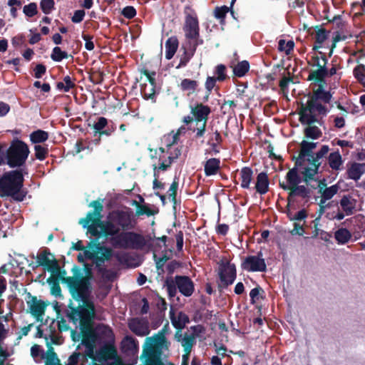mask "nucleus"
Wrapping results in <instances>:
<instances>
[{"instance_id": "5701e85b", "label": "nucleus", "mask_w": 365, "mask_h": 365, "mask_svg": "<svg viewBox=\"0 0 365 365\" xmlns=\"http://www.w3.org/2000/svg\"><path fill=\"white\" fill-rule=\"evenodd\" d=\"M269 178L267 174L261 172L257 175L255 189L257 192L264 195L269 191Z\"/></svg>"}, {"instance_id": "2f4dec72", "label": "nucleus", "mask_w": 365, "mask_h": 365, "mask_svg": "<svg viewBox=\"0 0 365 365\" xmlns=\"http://www.w3.org/2000/svg\"><path fill=\"white\" fill-rule=\"evenodd\" d=\"M241 187L248 189L253 179V171L250 167H244L241 169L240 173Z\"/></svg>"}, {"instance_id": "79ce46f5", "label": "nucleus", "mask_w": 365, "mask_h": 365, "mask_svg": "<svg viewBox=\"0 0 365 365\" xmlns=\"http://www.w3.org/2000/svg\"><path fill=\"white\" fill-rule=\"evenodd\" d=\"M69 56L73 58V55H68L67 52L62 51L59 46L54 47L51 54V58L55 62H61L63 59Z\"/></svg>"}, {"instance_id": "58836bf2", "label": "nucleus", "mask_w": 365, "mask_h": 365, "mask_svg": "<svg viewBox=\"0 0 365 365\" xmlns=\"http://www.w3.org/2000/svg\"><path fill=\"white\" fill-rule=\"evenodd\" d=\"M47 282L51 285V293L56 297H62L61 288L57 277H50L47 279Z\"/></svg>"}, {"instance_id": "f704fd0d", "label": "nucleus", "mask_w": 365, "mask_h": 365, "mask_svg": "<svg viewBox=\"0 0 365 365\" xmlns=\"http://www.w3.org/2000/svg\"><path fill=\"white\" fill-rule=\"evenodd\" d=\"M351 233L346 228H339L334 233V237L339 245L346 244L351 238Z\"/></svg>"}, {"instance_id": "bb28decb", "label": "nucleus", "mask_w": 365, "mask_h": 365, "mask_svg": "<svg viewBox=\"0 0 365 365\" xmlns=\"http://www.w3.org/2000/svg\"><path fill=\"white\" fill-rule=\"evenodd\" d=\"M132 205L135 207V212L134 216H141V215H147L148 217L155 215L158 212V210L151 209L148 205L147 204H140L139 202L136 200H133L132 202Z\"/></svg>"}, {"instance_id": "680f3d73", "label": "nucleus", "mask_w": 365, "mask_h": 365, "mask_svg": "<svg viewBox=\"0 0 365 365\" xmlns=\"http://www.w3.org/2000/svg\"><path fill=\"white\" fill-rule=\"evenodd\" d=\"M136 10L133 6H127L121 11V14L128 19H131L136 16Z\"/></svg>"}, {"instance_id": "9d476101", "label": "nucleus", "mask_w": 365, "mask_h": 365, "mask_svg": "<svg viewBox=\"0 0 365 365\" xmlns=\"http://www.w3.org/2000/svg\"><path fill=\"white\" fill-rule=\"evenodd\" d=\"M95 316L96 312L93 313L89 312L79 314V317H76V315L74 317L73 315H67L69 320L72 322L74 324H76L77 322H79L81 329V344L83 345L86 344L85 341L91 343L92 344H95L96 336L92 327V322L95 318Z\"/></svg>"}, {"instance_id": "6ab92c4d", "label": "nucleus", "mask_w": 365, "mask_h": 365, "mask_svg": "<svg viewBox=\"0 0 365 365\" xmlns=\"http://www.w3.org/2000/svg\"><path fill=\"white\" fill-rule=\"evenodd\" d=\"M314 155V152H312L307 145V140H302L300 143V150L297 156L293 155L292 157V160L294 162V166L293 168H297V170L303 168L304 166V163L307 161V158H311Z\"/></svg>"}, {"instance_id": "4be33fe9", "label": "nucleus", "mask_w": 365, "mask_h": 365, "mask_svg": "<svg viewBox=\"0 0 365 365\" xmlns=\"http://www.w3.org/2000/svg\"><path fill=\"white\" fill-rule=\"evenodd\" d=\"M313 29L315 32V45H314L312 49L317 51L327 39L330 31L324 29L322 25H317L314 26Z\"/></svg>"}, {"instance_id": "774afa93", "label": "nucleus", "mask_w": 365, "mask_h": 365, "mask_svg": "<svg viewBox=\"0 0 365 365\" xmlns=\"http://www.w3.org/2000/svg\"><path fill=\"white\" fill-rule=\"evenodd\" d=\"M81 357V352L74 351L68 359V364L66 365H77Z\"/></svg>"}, {"instance_id": "39448f33", "label": "nucleus", "mask_w": 365, "mask_h": 365, "mask_svg": "<svg viewBox=\"0 0 365 365\" xmlns=\"http://www.w3.org/2000/svg\"><path fill=\"white\" fill-rule=\"evenodd\" d=\"M145 341V346L142 354V357L145 359V365H158L162 363L163 349L168 347L165 336L158 333L151 337H147Z\"/></svg>"}, {"instance_id": "de8ad7c7", "label": "nucleus", "mask_w": 365, "mask_h": 365, "mask_svg": "<svg viewBox=\"0 0 365 365\" xmlns=\"http://www.w3.org/2000/svg\"><path fill=\"white\" fill-rule=\"evenodd\" d=\"M48 155V145L43 146L41 145H34V155L35 158L41 161L44 160Z\"/></svg>"}, {"instance_id": "a19ab883", "label": "nucleus", "mask_w": 365, "mask_h": 365, "mask_svg": "<svg viewBox=\"0 0 365 365\" xmlns=\"http://www.w3.org/2000/svg\"><path fill=\"white\" fill-rule=\"evenodd\" d=\"M86 345H83L85 346V351L83 353V357L86 360H88V359H91V362H96L97 358L96 357V355L97 354V351H95V344H92L91 343L86 342Z\"/></svg>"}, {"instance_id": "49530a36", "label": "nucleus", "mask_w": 365, "mask_h": 365, "mask_svg": "<svg viewBox=\"0 0 365 365\" xmlns=\"http://www.w3.org/2000/svg\"><path fill=\"white\" fill-rule=\"evenodd\" d=\"M222 143V138L221 136L220 133L215 130L213 131L212 135L210 138L209 140L207 141V144L210 145V147L212 148L213 150L215 152H218V150H216V148L221 145Z\"/></svg>"}, {"instance_id": "c85d7f7f", "label": "nucleus", "mask_w": 365, "mask_h": 365, "mask_svg": "<svg viewBox=\"0 0 365 365\" xmlns=\"http://www.w3.org/2000/svg\"><path fill=\"white\" fill-rule=\"evenodd\" d=\"M220 168V160L218 158L208 159L204 165V171L206 176L216 175Z\"/></svg>"}, {"instance_id": "ddd939ff", "label": "nucleus", "mask_w": 365, "mask_h": 365, "mask_svg": "<svg viewBox=\"0 0 365 365\" xmlns=\"http://www.w3.org/2000/svg\"><path fill=\"white\" fill-rule=\"evenodd\" d=\"M241 268L250 272H264L267 270V265L263 254L261 251L257 255H248L241 262Z\"/></svg>"}, {"instance_id": "72a5a7b5", "label": "nucleus", "mask_w": 365, "mask_h": 365, "mask_svg": "<svg viewBox=\"0 0 365 365\" xmlns=\"http://www.w3.org/2000/svg\"><path fill=\"white\" fill-rule=\"evenodd\" d=\"M48 136V132L41 129L33 131L29 135L31 142L35 145L46 142Z\"/></svg>"}, {"instance_id": "9b49d317", "label": "nucleus", "mask_w": 365, "mask_h": 365, "mask_svg": "<svg viewBox=\"0 0 365 365\" xmlns=\"http://www.w3.org/2000/svg\"><path fill=\"white\" fill-rule=\"evenodd\" d=\"M218 277L220 282L217 288L220 292L232 284L237 277V269L235 264L230 261L222 259L219 262Z\"/></svg>"}, {"instance_id": "20e7f679", "label": "nucleus", "mask_w": 365, "mask_h": 365, "mask_svg": "<svg viewBox=\"0 0 365 365\" xmlns=\"http://www.w3.org/2000/svg\"><path fill=\"white\" fill-rule=\"evenodd\" d=\"M24 175L21 170L5 173L0 178V197H11L14 201L22 202L26 192L22 190Z\"/></svg>"}, {"instance_id": "aec40b11", "label": "nucleus", "mask_w": 365, "mask_h": 365, "mask_svg": "<svg viewBox=\"0 0 365 365\" xmlns=\"http://www.w3.org/2000/svg\"><path fill=\"white\" fill-rule=\"evenodd\" d=\"M117 356L118 352L115 347L113 344H106L97 351L96 362L103 364L108 359H115Z\"/></svg>"}, {"instance_id": "f8f14e48", "label": "nucleus", "mask_w": 365, "mask_h": 365, "mask_svg": "<svg viewBox=\"0 0 365 365\" xmlns=\"http://www.w3.org/2000/svg\"><path fill=\"white\" fill-rule=\"evenodd\" d=\"M98 240L96 238V241L92 240L88 243L89 250H85L84 255L86 258L92 259L97 267H100L106 260L110 258L112 252L110 249L101 246Z\"/></svg>"}, {"instance_id": "4468645a", "label": "nucleus", "mask_w": 365, "mask_h": 365, "mask_svg": "<svg viewBox=\"0 0 365 365\" xmlns=\"http://www.w3.org/2000/svg\"><path fill=\"white\" fill-rule=\"evenodd\" d=\"M327 76H328V68L324 65H322L317 70L312 71L309 73L307 77V81H314V83L318 86L317 88L314 89L311 93H314L319 91L321 93H327L329 95V100H331L332 94L331 92L324 90V86L327 85L325 80Z\"/></svg>"}, {"instance_id": "6e6552de", "label": "nucleus", "mask_w": 365, "mask_h": 365, "mask_svg": "<svg viewBox=\"0 0 365 365\" xmlns=\"http://www.w3.org/2000/svg\"><path fill=\"white\" fill-rule=\"evenodd\" d=\"M185 21L182 30L187 43H197L202 45L203 39L200 38V23L197 14L191 5H186L183 9Z\"/></svg>"}, {"instance_id": "a878e982", "label": "nucleus", "mask_w": 365, "mask_h": 365, "mask_svg": "<svg viewBox=\"0 0 365 365\" xmlns=\"http://www.w3.org/2000/svg\"><path fill=\"white\" fill-rule=\"evenodd\" d=\"M365 163H353L348 168L346 173L348 178L358 180L364 173Z\"/></svg>"}, {"instance_id": "052dcab7", "label": "nucleus", "mask_w": 365, "mask_h": 365, "mask_svg": "<svg viewBox=\"0 0 365 365\" xmlns=\"http://www.w3.org/2000/svg\"><path fill=\"white\" fill-rule=\"evenodd\" d=\"M264 290L259 286H257L253 288L250 292V297L251 298V303L255 304L257 300H259V296L262 294H264Z\"/></svg>"}, {"instance_id": "0eeeda50", "label": "nucleus", "mask_w": 365, "mask_h": 365, "mask_svg": "<svg viewBox=\"0 0 365 365\" xmlns=\"http://www.w3.org/2000/svg\"><path fill=\"white\" fill-rule=\"evenodd\" d=\"M29 153V145L24 141L15 138L6 150V163L11 168L24 166Z\"/></svg>"}, {"instance_id": "e433bc0d", "label": "nucleus", "mask_w": 365, "mask_h": 365, "mask_svg": "<svg viewBox=\"0 0 365 365\" xmlns=\"http://www.w3.org/2000/svg\"><path fill=\"white\" fill-rule=\"evenodd\" d=\"M121 346L123 351H132L138 348V341L131 336H125Z\"/></svg>"}, {"instance_id": "cd10ccee", "label": "nucleus", "mask_w": 365, "mask_h": 365, "mask_svg": "<svg viewBox=\"0 0 365 365\" xmlns=\"http://www.w3.org/2000/svg\"><path fill=\"white\" fill-rule=\"evenodd\" d=\"M187 50L184 51V53L180 60V63L177 66V68L185 67L188 63V62L195 55V53L199 45H197V43H187Z\"/></svg>"}, {"instance_id": "393cba45", "label": "nucleus", "mask_w": 365, "mask_h": 365, "mask_svg": "<svg viewBox=\"0 0 365 365\" xmlns=\"http://www.w3.org/2000/svg\"><path fill=\"white\" fill-rule=\"evenodd\" d=\"M340 206L346 215L354 214L356 207V200L349 195H344L339 202Z\"/></svg>"}, {"instance_id": "f03ea898", "label": "nucleus", "mask_w": 365, "mask_h": 365, "mask_svg": "<svg viewBox=\"0 0 365 365\" xmlns=\"http://www.w3.org/2000/svg\"><path fill=\"white\" fill-rule=\"evenodd\" d=\"M74 276L67 277L64 279L68 288L72 298L78 302H82L81 305L73 307L72 302L68 304L71 309L67 315H76L79 317V314L95 312L96 308L93 302L91 299L92 293V286L88 277H83L80 270L74 267L73 269Z\"/></svg>"}, {"instance_id": "a18cd8bd", "label": "nucleus", "mask_w": 365, "mask_h": 365, "mask_svg": "<svg viewBox=\"0 0 365 365\" xmlns=\"http://www.w3.org/2000/svg\"><path fill=\"white\" fill-rule=\"evenodd\" d=\"M294 43L290 40L286 41L284 39H280L278 42V50L284 52L287 55H289L293 51Z\"/></svg>"}, {"instance_id": "13d9d810", "label": "nucleus", "mask_w": 365, "mask_h": 365, "mask_svg": "<svg viewBox=\"0 0 365 365\" xmlns=\"http://www.w3.org/2000/svg\"><path fill=\"white\" fill-rule=\"evenodd\" d=\"M207 122H201L196 128L191 129L195 133V138L199 139L205 135L206 132Z\"/></svg>"}, {"instance_id": "2eb2a0df", "label": "nucleus", "mask_w": 365, "mask_h": 365, "mask_svg": "<svg viewBox=\"0 0 365 365\" xmlns=\"http://www.w3.org/2000/svg\"><path fill=\"white\" fill-rule=\"evenodd\" d=\"M36 265L41 266L49 272H55L59 269V264L48 248H43L36 256Z\"/></svg>"}, {"instance_id": "0e129e2a", "label": "nucleus", "mask_w": 365, "mask_h": 365, "mask_svg": "<svg viewBox=\"0 0 365 365\" xmlns=\"http://www.w3.org/2000/svg\"><path fill=\"white\" fill-rule=\"evenodd\" d=\"M153 258L155 261L156 269L158 270L162 269L165 262L169 259V257L165 254L160 257H158L157 255L154 254Z\"/></svg>"}, {"instance_id": "412c9836", "label": "nucleus", "mask_w": 365, "mask_h": 365, "mask_svg": "<svg viewBox=\"0 0 365 365\" xmlns=\"http://www.w3.org/2000/svg\"><path fill=\"white\" fill-rule=\"evenodd\" d=\"M128 328L132 332L139 336H147L150 333L148 322L138 319H132L128 322Z\"/></svg>"}, {"instance_id": "ea45409f", "label": "nucleus", "mask_w": 365, "mask_h": 365, "mask_svg": "<svg viewBox=\"0 0 365 365\" xmlns=\"http://www.w3.org/2000/svg\"><path fill=\"white\" fill-rule=\"evenodd\" d=\"M304 133L306 138L317 140L322 137V130L316 125H308L304 128Z\"/></svg>"}, {"instance_id": "f3484780", "label": "nucleus", "mask_w": 365, "mask_h": 365, "mask_svg": "<svg viewBox=\"0 0 365 365\" xmlns=\"http://www.w3.org/2000/svg\"><path fill=\"white\" fill-rule=\"evenodd\" d=\"M190 113L193 115L196 125L201 122H207L211 108L202 103H196L190 106Z\"/></svg>"}, {"instance_id": "c03bdc74", "label": "nucleus", "mask_w": 365, "mask_h": 365, "mask_svg": "<svg viewBox=\"0 0 365 365\" xmlns=\"http://www.w3.org/2000/svg\"><path fill=\"white\" fill-rule=\"evenodd\" d=\"M229 11L230 7L227 6H217L214 10V16L220 21L221 24H224L225 23L226 15Z\"/></svg>"}, {"instance_id": "473e14b6", "label": "nucleus", "mask_w": 365, "mask_h": 365, "mask_svg": "<svg viewBox=\"0 0 365 365\" xmlns=\"http://www.w3.org/2000/svg\"><path fill=\"white\" fill-rule=\"evenodd\" d=\"M199 83L195 80H192L190 78L182 79L179 85L181 91L188 92L187 95L194 93L197 88L198 87Z\"/></svg>"}, {"instance_id": "4d7b16f0", "label": "nucleus", "mask_w": 365, "mask_h": 365, "mask_svg": "<svg viewBox=\"0 0 365 365\" xmlns=\"http://www.w3.org/2000/svg\"><path fill=\"white\" fill-rule=\"evenodd\" d=\"M173 163V159L168 157L166 159L162 160L158 166L156 165H153V169L154 170L155 168L156 172L159 174L160 170L165 171L170 168Z\"/></svg>"}, {"instance_id": "6e6d98bb", "label": "nucleus", "mask_w": 365, "mask_h": 365, "mask_svg": "<svg viewBox=\"0 0 365 365\" xmlns=\"http://www.w3.org/2000/svg\"><path fill=\"white\" fill-rule=\"evenodd\" d=\"M23 12L28 17H33L38 13L37 4L34 2L25 5L23 8Z\"/></svg>"}, {"instance_id": "09e8293b", "label": "nucleus", "mask_w": 365, "mask_h": 365, "mask_svg": "<svg viewBox=\"0 0 365 365\" xmlns=\"http://www.w3.org/2000/svg\"><path fill=\"white\" fill-rule=\"evenodd\" d=\"M108 125V120L105 117H99L97 119V121L93 124V129L96 133H98L101 135H103V133L102 132L104 131L106 128H107Z\"/></svg>"}, {"instance_id": "7c9ffc66", "label": "nucleus", "mask_w": 365, "mask_h": 365, "mask_svg": "<svg viewBox=\"0 0 365 365\" xmlns=\"http://www.w3.org/2000/svg\"><path fill=\"white\" fill-rule=\"evenodd\" d=\"M179 42L176 36H171L165 42V58L171 59L176 53Z\"/></svg>"}, {"instance_id": "37998d69", "label": "nucleus", "mask_w": 365, "mask_h": 365, "mask_svg": "<svg viewBox=\"0 0 365 365\" xmlns=\"http://www.w3.org/2000/svg\"><path fill=\"white\" fill-rule=\"evenodd\" d=\"M140 92L145 99H153L155 96V86L143 83L140 85Z\"/></svg>"}, {"instance_id": "7ed1b4c3", "label": "nucleus", "mask_w": 365, "mask_h": 365, "mask_svg": "<svg viewBox=\"0 0 365 365\" xmlns=\"http://www.w3.org/2000/svg\"><path fill=\"white\" fill-rule=\"evenodd\" d=\"M329 95L321 93L319 91L314 93L308 94V100L304 105L302 103L298 112L299 120L302 125H312L314 123H319L317 114L326 116L329 110L325 104L330 103Z\"/></svg>"}, {"instance_id": "8fccbe9b", "label": "nucleus", "mask_w": 365, "mask_h": 365, "mask_svg": "<svg viewBox=\"0 0 365 365\" xmlns=\"http://www.w3.org/2000/svg\"><path fill=\"white\" fill-rule=\"evenodd\" d=\"M214 73L216 76H215V78L220 82H223L228 78L227 75V68L223 64L217 65L215 68Z\"/></svg>"}, {"instance_id": "a211bd4d", "label": "nucleus", "mask_w": 365, "mask_h": 365, "mask_svg": "<svg viewBox=\"0 0 365 365\" xmlns=\"http://www.w3.org/2000/svg\"><path fill=\"white\" fill-rule=\"evenodd\" d=\"M29 299L26 301L29 312L32 316L39 319L45 312L47 304L40 299H38L36 296H32L31 293L27 294Z\"/></svg>"}, {"instance_id": "864d4df0", "label": "nucleus", "mask_w": 365, "mask_h": 365, "mask_svg": "<svg viewBox=\"0 0 365 365\" xmlns=\"http://www.w3.org/2000/svg\"><path fill=\"white\" fill-rule=\"evenodd\" d=\"M218 81L215 76H208L206 78L205 87L206 89V95L204 97V101H207L209 98L212 89L215 86L216 82Z\"/></svg>"}, {"instance_id": "4c0bfd02", "label": "nucleus", "mask_w": 365, "mask_h": 365, "mask_svg": "<svg viewBox=\"0 0 365 365\" xmlns=\"http://www.w3.org/2000/svg\"><path fill=\"white\" fill-rule=\"evenodd\" d=\"M339 190V186L337 184L325 187L324 190L323 187L320 186L319 192L321 193L324 199L329 200L338 192Z\"/></svg>"}, {"instance_id": "f257e3e1", "label": "nucleus", "mask_w": 365, "mask_h": 365, "mask_svg": "<svg viewBox=\"0 0 365 365\" xmlns=\"http://www.w3.org/2000/svg\"><path fill=\"white\" fill-rule=\"evenodd\" d=\"M103 199L92 201L89 207L94 208L88 212L86 217L80 220L79 223L93 237H111V243L115 247L122 249H143L146 245L143 235L129 232L135 229L137 220L130 208L116 210L109 212L106 220H101L103 210Z\"/></svg>"}, {"instance_id": "1a4fd4ad", "label": "nucleus", "mask_w": 365, "mask_h": 365, "mask_svg": "<svg viewBox=\"0 0 365 365\" xmlns=\"http://www.w3.org/2000/svg\"><path fill=\"white\" fill-rule=\"evenodd\" d=\"M165 287L170 299L176 296L178 290L186 297L192 296L195 292L193 281L185 275H176L174 278L168 277L165 281Z\"/></svg>"}, {"instance_id": "bf43d9fd", "label": "nucleus", "mask_w": 365, "mask_h": 365, "mask_svg": "<svg viewBox=\"0 0 365 365\" xmlns=\"http://www.w3.org/2000/svg\"><path fill=\"white\" fill-rule=\"evenodd\" d=\"M365 66L363 64L358 65L354 68L353 73L354 77L360 82H363L365 78L364 75Z\"/></svg>"}, {"instance_id": "5fc2aeb1", "label": "nucleus", "mask_w": 365, "mask_h": 365, "mask_svg": "<svg viewBox=\"0 0 365 365\" xmlns=\"http://www.w3.org/2000/svg\"><path fill=\"white\" fill-rule=\"evenodd\" d=\"M54 0H41L40 8L43 13L45 14H49L55 9Z\"/></svg>"}, {"instance_id": "b1692460", "label": "nucleus", "mask_w": 365, "mask_h": 365, "mask_svg": "<svg viewBox=\"0 0 365 365\" xmlns=\"http://www.w3.org/2000/svg\"><path fill=\"white\" fill-rule=\"evenodd\" d=\"M170 318L172 324L176 329H183L186 324L190 322L189 317L183 312H180L177 316L174 313L170 312Z\"/></svg>"}, {"instance_id": "c9c22d12", "label": "nucleus", "mask_w": 365, "mask_h": 365, "mask_svg": "<svg viewBox=\"0 0 365 365\" xmlns=\"http://www.w3.org/2000/svg\"><path fill=\"white\" fill-rule=\"evenodd\" d=\"M250 67V63L247 61H242L235 66L233 68V73L238 78L243 77L249 71Z\"/></svg>"}, {"instance_id": "69168bd1", "label": "nucleus", "mask_w": 365, "mask_h": 365, "mask_svg": "<svg viewBox=\"0 0 365 365\" xmlns=\"http://www.w3.org/2000/svg\"><path fill=\"white\" fill-rule=\"evenodd\" d=\"M34 71V77L36 78H41L43 76V75H44L46 73V67L45 65H43L42 63H38L35 66Z\"/></svg>"}, {"instance_id": "3c124183", "label": "nucleus", "mask_w": 365, "mask_h": 365, "mask_svg": "<svg viewBox=\"0 0 365 365\" xmlns=\"http://www.w3.org/2000/svg\"><path fill=\"white\" fill-rule=\"evenodd\" d=\"M178 185H179V178L178 177H175L173 179V182L170 185V187L168 190V195L169 197L171 199V201L174 205L176 204L177 200V192L178 189Z\"/></svg>"}, {"instance_id": "603ef678", "label": "nucleus", "mask_w": 365, "mask_h": 365, "mask_svg": "<svg viewBox=\"0 0 365 365\" xmlns=\"http://www.w3.org/2000/svg\"><path fill=\"white\" fill-rule=\"evenodd\" d=\"M181 344L184 349V351H191L192 348L195 344V335L193 334L188 335L186 333L183 336Z\"/></svg>"}, {"instance_id": "c756f323", "label": "nucleus", "mask_w": 365, "mask_h": 365, "mask_svg": "<svg viewBox=\"0 0 365 365\" xmlns=\"http://www.w3.org/2000/svg\"><path fill=\"white\" fill-rule=\"evenodd\" d=\"M327 160L329 166L333 170H339L341 169L344 160H342L341 155L340 154L339 150L331 153L327 158Z\"/></svg>"}, {"instance_id": "423d86ee", "label": "nucleus", "mask_w": 365, "mask_h": 365, "mask_svg": "<svg viewBox=\"0 0 365 365\" xmlns=\"http://www.w3.org/2000/svg\"><path fill=\"white\" fill-rule=\"evenodd\" d=\"M287 183L279 182V187L284 190H289L287 201L288 204L293 201L295 197H300L303 199L310 197L311 190L304 185H299L303 182V176L299 174L297 168H292L287 173L285 176Z\"/></svg>"}, {"instance_id": "dca6fc26", "label": "nucleus", "mask_w": 365, "mask_h": 365, "mask_svg": "<svg viewBox=\"0 0 365 365\" xmlns=\"http://www.w3.org/2000/svg\"><path fill=\"white\" fill-rule=\"evenodd\" d=\"M320 160V158H317L314 155L309 158H307V162L311 167L303 166V170L301 172L303 175V182L306 184H308L311 180H314V176L321 173L319 171L322 165Z\"/></svg>"}, {"instance_id": "338daca9", "label": "nucleus", "mask_w": 365, "mask_h": 365, "mask_svg": "<svg viewBox=\"0 0 365 365\" xmlns=\"http://www.w3.org/2000/svg\"><path fill=\"white\" fill-rule=\"evenodd\" d=\"M44 359H46L45 365H61L57 354L45 356Z\"/></svg>"}, {"instance_id": "e2e57ef3", "label": "nucleus", "mask_w": 365, "mask_h": 365, "mask_svg": "<svg viewBox=\"0 0 365 365\" xmlns=\"http://www.w3.org/2000/svg\"><path fill=\"white\" fill-rule=\"evenodd\" d=\"M31 355L34 358L40 356L41 359L45 358V353L41 346L38 344H34L31 348Z\"/></svg>"}]
</instances>
